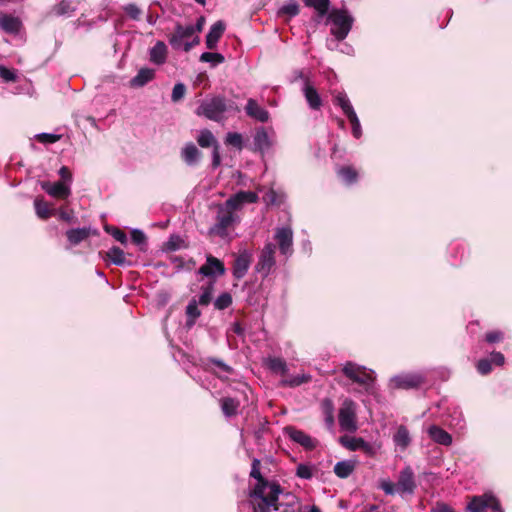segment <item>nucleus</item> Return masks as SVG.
Wrapping results in <instances>:
<instances>
[{
  "label": "nucleus",
  "mask_w": 512,
  "mask_h": 512,
  "mask_svg": "<svg viewBox=\"0 0 512 512\" xmlns=\"http://www.w3.org/2000/svg\"><path fill=\"white\" fill-rule=\"evenodd\" d=\"M260 460L253 459L250 476L257 480V483L250 493L253 512H273L278 511L282 504L278 502L279 495L282 493L281 487L277 482L266 480L260 472Z\"/></svg>",
  "instance_id": "f257e3e1"
},
{
  "label": "nucleus",
  "mask_w": 512,
  "mask_h": 512,
  "mask_svg": "<svg viewBox=\"0 0 512 512\" xmlns=\"http://www.w3.org/2000/svg\"><path fill=\"white\" fill-rule=\"evenodd\" d=\"M379 488L386 495H395L396 493L402 497L404 495H413L416 489V482L412 468L410 466L403 468L399 473L396 484L389 479L380 480Z\"/></svg>",
  "instance_id": "f03ea898"
},
{
  "label": "nucleus",
  "mask_w": 512,
  "mask_h": 512,
  "mask_svg": "<svg viewBox=\"0 0 512 512\" xmlns=\"http://www.w3.org/2000/svg\"><path fill=\"white\" fill-rule=\"evenodd\" d=\"M230 110H237L235 104L227 101L222 96H215L210 99L203 100L196 110L197 115L204 116L209 120L216 122L222 121L224 114Z\"/></svg>",
  "instance_id": "7ed1b4c3"
},
{
  "label": "nucleus",
  "mask_w": 512,
  "mask_h": 512,
  "mask_svg": "<svg viewBox=\"0 0 512 512\" xmlns=\"http://www.w3.org/2000/svg\"><path fill=\"white\" fill-rule=\"evenodd\" d=\"M329 19L331 21V34L337 40H344L349 34L354 19L347 10L339 9L330 13Z\"/></svg>",
  "instance_id": "20e7f679"
},
{
  "label": "nucleus",
  "mask_w": 512,
  "mask_h": 512,
  "mask_svg": "<svg viewBox=\"0 0 512 512\" xmlns=\"http://www.w3.org/2000/svg\"><path fill=\"white\" fill-rule=\"evenodd\" d=\"M339 426L341 430L355 432L357 430L356 404L351 399H345L339 410Z\"/></svg>",
  "instance_id": "39448f33"
},
{
  "label": "nucleus",
  "mask_w": 512,
  "mask_h": 512,
  "mask_svg": "<svg viewBox=\"0 0 512 512\" xmlns=\"http://www.w3.org/2000/svg\"><path fill=\"white\" fill-rule=\"evenodd\" d=\"M344 375L360 385L368 388L373 383L372 371H368L366 367L360 366L353 362H346L342 368Z\"/></svg>",
  "instance_id": "423d86ee"
},
{
  "label": "nucleus",
  "mask_w": 512,
  "mask_h": 512,
  "mask_svg": "<svg viewBox=\"0 0 512 512\" xmlns=\"http://www.w3.org/2000/svg\"><path fill=\"white\" fill-rule=\"evenodd\" d=\"M237 217L234 212L230 211L226 207L222 206L219 208L216 223L210 228V234H214L220 237H226L229 229L236 222Z\"/></svg>",
  "instance_id": "0eeeda50"
},
{
  "label": "nucleus",
  "mask_w": 512,
  "mask_h": 512,
  "mask_svg": "<svg viewBox=\"0 0 512 512\" xmlns=\"http://www.w3.org/2000/svg\"><path fill=\"white\" fill-rule=\"evenodd\" d=\"M490 508L492 512H503L499 501L490 493L474 496L467 505L469 512H485Z\"/></svg>",
  "instance_id": "6e6552de"
},
{
  "label": "nucleus",
  "mask_w": 512,
  "mask_h": 512,
  "mask_svg": "<svg viewBox=\"0 0 512 512\" xmlns=\"http://www.w3.org/2000/svg\"><path fill=\"white\" fill-rule=\"evenodd\" d=\"M275 251V244L267 243L260 253L259 260L255 266V269L263 277H267L276 264Z\"/></svg>",
  "instance_id": "1a4fd4ad"
},
{
  "label": "nucleus",
  "mask_w": 512,
  "mask_h": 512,
  "mask_svg": "<svg viewBox=\"0 0 512 512\" xmlns=\"http://www.w3.org/2000/svg\"><path fill=\"white\" fill-rule=\"evenodd\" d=\"M274 239L276 240L282 255L290 256L293 252V231L290 226L278 227L275 230Z\"/></svg>",
  "instance_id": "9d476101"
},
{
  "label": "nucleus",
  "mask_w": 512,
  "mask_h": 512,
  "mask_svg": "<svg viewBox=\"0 0 512 512\" xmlns=\"http://www.w3.org/2000/svg\"><path fill=\"white\" fill-rule=\"evenodd\" d=\"M284 433L289 437L290 440L302 446L305 450H313L316 448L318 441L304 431L299 430L293 426H287L284 428Z\"/></svg>",
  "instance_id": "9b49d317"
},
{
  "label": "nucleus",
  "mask_w": 512,
  "mask_h": 512,
  "mask_svg": "<svg viewBox=\"0 0 512 512\" xmlns=\"http://www.w3.org/2000/svg\"><path fill=\"white\" fill-rule=\"evenodd\" d=\"M257 201V193L253 191H239L226 200L224 207L234 212L235 210L242 208L246 203H256Z\"/></svg>",
  "instance_id": "f8f14e48"
},
{
  "label": "nucleus",
  "mask_w": 512,
  "mask_h": 512,
  "mask_svg": "<svg viewBox=\"0 0 512 512\" xmlns=\"http://www.w3.org/2000/svg\"><path fill=\"white\" fill-rule=\"evenodd\" d=\"M340 443L350 451H363L367 456H374L375 447L360 437L342 436Z\"/></svg>",
  "instance_id": "ddd939ff"
},
{
  "label": "nucleus",
  "mask_w": 512,
  "mask_h": 512,
  "mask_svg": "<svg viewBox=\"0 0 512 512\" xmlns=\"http://www.w3.org/2000/svg\"><path fill=\"white\" fill-rule=\"evenodd\" d=\"M390 382L394 388L412 389L419 387L424 382V377L415 373L402 374L394 376Z\"/></svg>",
  "instance_id": "4468645a"
},
{
  "label": "nucleus",
  "mask_w": 512,
  "mask_h": 512,
  "mask_svg": "<svg viewBox=\"0 0 512 512\" xmlns=\"http://www.w3.org/2000/svg\"><path fill=\"white\" fill-rule=\"evenodd\" d=\"M198 273L205 277L222 276L225 273V267L218 258L207 255L206 263L199 268Z\"/></svg>",
  "instance_id": "2eb2a0df"
},
{
  "label": "nucleus",
  "mask_w": 512,
  "mask_h": 512,
  "mask_svg": "<svg viewBox=\"0 0 512 512\" xmlns=\"http://www.w3.org/2000/svg\"><path fill=\"white\" fill-rule=\"evenodd\" d=\"M193 34H195V28L192 24L183 26L178 23L175 32L169 37V44L173 49L178 50L182 47L184 39L191 37Z\"/></svg>",
  "instance_id": "dca6fc26"
},
{
  "label": "nucleus",
  "mask_w": 512,
  "mask_h": 512,
  "mask_svg": "<svg viewBox=\"0 0 512 512\" xmlns=\"http://www.w3.org/2000/svg\"><path fill=\"white\" fill-rule=\"evenodd\" d=\"M252 254L248 250H243L235 259L233 264V276L236 279L243 278L250 267Z\"/></svg>",
  "instance_id": "f3484780"
},
{
  "label": "nucleus",
  "mask_w": 512,
  "mask_h": 512,
  "mask_svg": "<svg viewBox=\"0 0 512 512\" xmlns=\"http://www.w3.org/2000/svg\"><path fill=\"white\" fill-rule=\"evenodd\" d=\"M41 187L46 193L55 198L66 199L71 194L70 185L64 182H42Z\"/></svg>",
  "instance_id": "a211bd4d"
},
{
  "label": "nucleus",
  "mask_w": 512,
  "mask_h": 512,
  "mask_svg": "<svg viewBox=\"0 0 512 512\" xmlns=\"http://www.w3.org/2000/svg\"><path fill=\"white\" fill-rule=\"evenodd\" d=\"M245 112L247 116L261 123L267 122L270 116L269 112L265 108L260 106L257 103V101L253 98H249L247 100Z\"/></svg>",
  "instance_id": "6ab92c4d"
},
{
  "label": "nucleus",
  "mask_w": 512,
  "mask_h": 512,
  "mask_svg": "<svg viewBox=\"0 0 512 512\" xmlns=\"http://www.w3.org/2000/svg\"><path fill=\"white\" fill-rule=\"evenodd\" d=\"M22 28V22L18 17L9 14H0V29L5 33L17 35Z\"/></svg>",
  "instance_id": "aec40b11"
},
{
  "label": "nucleus",
  "mask_w": 512,
  "mask_h": 512,
  "mask_svg": "<svg viewBox=\"0 0 512 512\" xmlns=\"http://www.w3.org/2000/svg\"><path fill=\"white\" fill-rule=\"evenodd\" d=\"M253 144L254 150L263 154L270 149L273 142L266 129L260 127L255 132Z\"/></svg>",
  "instance_id": "412c9836"
},
{
  "label": "nucleus",
  "mask_w": 512,
  "mask_h": 512,
  "mask_svg": "<svg viewBox=\"0 0 512 512\" xmlns=\"http://www.w3.org/2000/svg\"><path fill=\"white\" fill-rule=\"evenodd\" d=\"M225 23L223 21L215 22L209 29L206 35V46L208 49L213 50L217 47L218 41L225 31Z\"/></svg>",
  "instance_id": "4be33fe9"
},
{
  "label": "nucleus",
  "mask_w": 512,
  "mask_h": 512,
  "mask_svg": "<svg viewBox=\"0 0 512 512\" xmlns=\"http://www.w3.org/2000/svg\"><path fill=\"white\" fill-rule=\"evenodd\" d=\"M427 433L436 444L443 446H450L452 444V436L438 425H430L427 428Z\"/></svg>",
  "instance_id": "5701e85b"
},
{
  "label": "nucleus",
  "mask_w": 512,
  "mask_h": 512,
  "mask_svg": "<svg viewBox=\"0 0 512 512\" xmlns=\"http://www.w3.org/2000/svg\"><path fill=\"white\" fill-rule=\"evenodd\" d=\"M168 48L163 41H157L149 49V60L155 65H163L167 60Z\"/></svg>",
  "instance_id": "b1692460"
},
{
  "label": "nucleus",
  "mask_w": 512,
  "mask_h": 512,
  "mask_svg": "<svg viewBox=\"0 0 512 512\" xmlns=\"http://www.w3.org/2000/svg\"><path fill=\"white\" fill-rule=\"evenodd\" d=\"M155 78V70L152 68H141L138 73L130 80V86L140 88Z\"/></svg>",
  "instance_id": "393cba45"
},
{
  "label": "nucleus",
  "mask_w": 512,
  "mask_h": 512,
  "mask_svg": "<svg viewBox=\"0 0 512 512\" xmlns=\"http://www.w3.org/2000/svg\"><path fill=\"white\" fill-rule=\"evenodd\" d=\"M304 96L308 102V105L313 110L320 109L322 101L317 90L311 86L308 81L305 82L303 87Z\"/></svg>",
  "instance_id": "a878e982"
},
{
  "label": "nucleus",
  "mask_w": 512,
  "mask_h": 512,
  "mask_svg": "<svg viewBox=\"0 0 512 512\" xmlns=\"http://www.w3.org/2000/svg\"><path fill=\"white\" fill-rule=\"evenodd\" d=\"M106 259H108L111 263L117 266L131 265V261L126 259L124 251L117 246L111 247L106 252Z\"/></svg>",
  "instance_id": "bb28decb"
},
{
  "label": "nucleus",
  "mask_w": 512,
  "mask_h": 512,
  "mask_svg": "<svg viewBox=\"0 0 512 512\" xmlns=\"http://www.w3.org/2000/svg\"><path fill=\"white\" fill-rule=\"evenodd\" d=\"M265 365L269 370L275 374L284 376L288 372V367L282 358L279 357H268L265 359Z\"/></svg>",
  "instance_id": "cd10ccee"
},
{
  "label": "nucleus",
  "mask_w": 512,
  "mask_h": 512,
  "mask_svg": "<svg viewBox=\"0 0 512 512\" xmlns=\"http://www.w3.org/2000/svg\"><path fill=\"white\" fill-rule=\"evenodd\" d=\"M333 102L335 105L339 106L343 113L348 117L353 113H356L347 94L345 92H338L334 95Z\"/></svg>",
  "instance_id": "c85d7f7f"
},
{
  "label": "nucleus",
  "mask_w": 512,
  "mask_h": 512,
  "mask_svg": "<svg viewBox=\"0 0 512 512\" xmlns=\"http://www.w3.org/2000/svg\"><path fill=\"white\" fill-rule=\"evenodd\" d=\"M198 302L196 299H192L189 301L187 307H186V326L187 328H191L194 326L196 320L200 317L201 311L198 308Z\"/></svg>",
  "instance_id": "c756f323"
},
{
  "label": "nucleus",
  "mask_w": 512,
  "mask_h": 512,
  "mask_svg": "<svg viewBox=\"0 0 512 512\" xmlns=\"http://www.w3.org/2000/svg\"><path fill=\"white\" fill-rule=\"evenodd\" d=\"M182 158L188 165H195L200 158V151L193 143H189L182 150Z\"/></svg>",
  "instance_id": "7c9ffc66"
},
{
  "label": "nucleus",
  "mask_w": 512,
  "mask_h": 512,
  "mask_svg": "<svg viewBox=\"0 0 512 512\" xmlns=\"http://www.w3.org/2000/svg\"><path fill=\"white\" fill-rule=\"evenodd\" d=\"M393 441L395 445L400 447L402 450L406 449L411 442L408 429L403 425L399 426L393 436Z\"/></svg>",
  "instance_id": "2f4dec72"
},
{
  "label": "nucleus",
  "mask_w": 512,
  "mask_h": 512,
  "mask_svg": "<svg viewBox=\"0 0 512 512\" xmlns=\"http://www.w3.org/2000/svg\"><path fill=\"white\" fill-rule=\"evenodd\" d=\"M355 466V462L352 460L339 461L334 466V473L339 478H347L352 474Z\"/></svg>",
  "instance_id": "473e14b6"
},
{
  "label": "nucleus",
  "mask_w": 512,
  "mask_h": 512,
  "mask_svg": "<svg viewBox=\"0 0 512 512\" xmlns=\"http://www.w3.org/2000/svg\"><path fill=\"white\" fill-rule=\"evenodd\" d=\"M68 241L72 245H77L80 242L84 241L89 236V229L87 228H77L70 229L66 232Z\"/></svg>",
  "instance_id": "72a5a7b5"
},
{
  "label": "nucleus",
  "mask_w": 512,
  "mask_h": 512,
  "mask_svg": "<svg viewBox=\"0 0 512 512\" xmlns=\"http://www.w3.org/2000/svg\"><path fill=\"white\" fill-rule=\"evenodd\" d=\"M239 405V401L231 397H226L221 400V409L226 417L235 415Z\"/></svg>",
  "instance_id": "f704fd0d"
},
{
  "label": "nucleus",
  "mask_w": 512,
  "mask_h": 512,
  "mask_svg": "<svg viewBox=\"0 0 512 512\" xmlns=\"http://www.w3.org/2000/svg\"><path fill=\"white\" fill-rule=\"evenodd\" d=\"M311 380L309 374H299L296 376L284 378L280 381V385L283 387H297Z\"/></svg>",
  "instance_id": "c9c22d12"
},
{
  "label": "nucleus",
  "mask_w": 512,
  "mask_h": 512,
  "mask_svg": "<svg viewBox=\"0 0 512 512\" xmlns=\"http://www.w3.org/2000/svg\"><path fill=\"white\" fill-rule=\"evenodd\" d=\"M306 6L313 7L320 17L327 14L330 0H303Z\"/></svg>",
  "instance_id": "e433bc0d"
},
{
  "label": "nucleus",
  "mask_w": 512,
  "mask_h": 512,
  "mask_svg": "<svg viewBox=\"0 0 512 512\" xmlns=\"http://www.w3.org/2000/svg\"><path fill=\"white\" fill-rule=\"evenodd\" d=\"M36 214L41 219H48L52 215V210L50 209L47 202L42 199H35L34 201Z\"/></svg>",
  "instance_id": "4c0bfd02"
},
{
  "label": "nucleus",
  "mask_w": 512,
  "mask_h": 512,
  "mask_svg": "<svg viewBox=\"0 0 512 512\" xmlns=\"http://www.w3.org/2000/svg\"><path fill=\"white\" fill-rule=\"evenodd\" d=\"M200 61L210 63L212 66H217L225 61V57L217 52H204L200 56Z\"/></svg>",
  "instance_id": "58836bf2"
},
{
  "label": "nucleus",
  "mask_w": 512,
  "mask_h": 512,
  "mask_svg": "<svg viewBox=\"0 0 512 512\" xmlns=\"http://www.w3.org/2000/svg\"><path fill=\"white\" fill-rule=\"evenodd\" d=\"M213 289V283H209L208 285L201 287V294L199 296V299L197 300L199 305L207 306L210 304L212 300Z\"/></svg>",
  "instance_id": "ea45409f"
},
{
  "label": "nucleus",
  "mask_w": 512,
  "mask_h": 512,
  "mask_svg": "<svg viewBox=\"0 0 512 512\" xmlns=\"http://www.w3.org/2000/svg\"><path fill=\"white\" fill-rule=\"evenodd\" d=\"M314 471L315 468L313 465L301 463L296 467V476L301 479L309 480L313 477Z\"/></svg>",
  "instance_id": "a19ab883"
},
{
  "label": "nucleus",
  "mask_w": 512,
  "mask_h": 512,
  "mask_svg": "<svg viewBox=\"0 0 512 512\" xmlns=\"http://www.w3.org/2000/svg\"><path fill=\"white\" fill-rule=\"evenodd\" d=\"M338 175L342 178V180L347 184H352L357 179V173L352 167H341L338 170Z\"/></svg>",
  "instance_id": "79ce46f5"
},
{
  "label": "nucleus",
  "mask_w": 512,
  "mask_h": 512,
  "mask_svg": "<svg viewBox=\"0 0 512 512\" xmlns=\"http://www.w3.org/2000/svg\"><path fill=\"white\" fill-rule=\"evenodd\" d=\"M232 304V296L228 292H223L214 301V306L218 310H224Z\"/></svg>",
  "instance_id": "37998d69"
},
{
  "label": "nucleus",
  "mask_w": 512,
  "mask_h": 512,
  "mask_svg": "<svg viewBox=\"0 0 512 512\" xmlns=\"http://www.w3.org/2000/svg\"><path fill=\"white\" fill-rule=\"evenodd\" d=\"M197 142L201 147H210L216 143V140L211 131L202 130L197 138Z\"/></svg>",
  "instance_id": "c03bdc74"
},
{
  "label": "nucleus",
  "mask_w": 512,
  "mask_h": 512,
  "mask_svg": "<svg viewBox=\"0 0 512 512\" xmlns=\"http://www.w3.org/2000/svg\"><path fill=\"white\" fill-rule=\"evenodd\" d=\"M299 13V5L296 1H290L289 3L283 5L278 14L279 15H287L289 17H294Z\"/></svg>",
  "instance_id": "a18cd8bd"
},
{
  "label": "nucleus",
  "mask_w": 512,
  "mask_h": 512,
  "mask_svg": "<svg viewBox=\"0 0 512 512\" xmlns=\"http://www.w3.org/2000/svg\"><path fill=\"white\" fill-rule=\"evenodd\" d=\"M226 144L231 145L238 150L243 148V137L240 133L237 132H229L226 135L225 139Z\"/></svg>",
  "instance_id": "49530a36"
},
{
  "label": "nucleus",
  "mask_w": 512,
  "mask_h": 512,
  "mask_svg": "<svg viewBox=\"0 0 512 512\" xmlns=\"http://www.w3.org/2000/svg\"><path fill=\"white\" fill-rule=\"evenodd\" d=\"M347 118L351 123L353 136L356 139H359L362 135V128L357 114L353 113L352 115H349Z\"/></svg>",
  "instance_id": "de8ad7c7"
},
{
  "label": "nucleus",
  "mask_w": 512,
  "mask_h": 512,
  "mask_svg": "<svg viewBox=\"0 0 512 512\" xmlns=\"http://www.w3.org/2000/svg\"><path fill=\"white\" fill-rule=\"evenodd\" d=\"M0 77L5 82H14L17 79L16 71L0 65Z\"/></svg>",
  "instance_id": "09e8293b"
},
{
  "label": "nucleus",
  "mask_w": 512,
  "mask_h": 512,
  "mask_svg": "<svg viewBox=\"0 0 512 512\" xmlns=\"http://www.w3.org/2000/svg\"><path fill=\"white\" fill-rule=\"evenodd\" d=\"M185 92H186V87L183 83L175 84L173 87V90H172L171 100L173 102L180 101L184 97Z\"/></svg>",
  "instance_id": "8fccbe9b"
},
{
  "label": "nucleus",
  "mask_w": 512,
  "mask_h": 512,
  "mask_svg": "<svg viewBox=\"0 0 512 512\" xmlns=\"http://www.w3.org/2000/svg\"><path fill=\"white\" fill-rule=\"evenodd\" d=\"M35 137L39 142L44 144H52L60 139V135L52 133H40L37 134Z\"/></svg>",
  "instance_id": "3c124183"
},
{
  "label": "nucleus",
  "mask_w": 512,
  "mask_h": 512,
  "mask_svg": "<svg viewBox=\"0 0 512 512\" xmlns=\"http://www.w3.org/2000/svg\"><path fill=\"white\" fill-rule=\"evenodd\" d=\"M125 13L133 20H138L141 15V10L133 3L127 4L123 7Z\"/></svg>",
  "instance_id": "603ef678"
},
{
  "label": "nucleus",
  "mask_w": 512,
  "mask_h": 512,
  "mask_svg": "<svg viewBox=\"0 0 512 512\" xmlns=\"http://www.w3.org/2000/svg\"><path fill=\"white\" fill-rule=\"evenodd\" d=\"M321 409L325 416L334 415V404L333 401L329 398H325L321 402Z\"/></svg>",
  "instance_id": "864d4df0"
},
{
  "label": "nucleus",
  "mask_w": 512,
  "mask_h": 512,
  "mask_svg": "<svg viewBox=\"0 0 512 512\" xmlns=\"http://www.w3.org/2000/svg\"><path fill=\"white\" fill-rule=\"evenodd\" d=\"M73 10L74 8L70 6V3L68 1L60 2L55 8V12L57 15H66L72 12Z\"/></svg>",
  "instance_id": "5fc2aeb1"
},
{
  "label": "nucleus",
  "mask_w": 512,
  "mask_h": 512,
  "mask_svg": "<svg viewBox=\"0 0 512 512\" xmlns=\"http://www.w3.org/2000/svg\"><path fill=\"white\" fill-rule=\"evenodd\" d=\"M491 361L489 359H481L477 363V370L480 374L486 375L491 371Z\"/></svg>",
  "instance_id": "6e6d98bb"
},
{
  "label": "nucleus",
  "mask_w": 512,
  "mask_h": 512,
  "mask_svg": "<svg viewBox=\"0 0 512 512\" xmlns=\"http://www.w3.org/2000/svg\"><path fill=\"white\" fill-rule=\"evenodd\" d=\"M207 362L215 365L217 368H219L221 371L225 373L230 374L232 372V368L220 359L209 358L207 359Z\"/></svg>",
  "instance_id": "4d7b16f0"
},
{
  "label": "nucleus",
  "mask_w": 512,
  "mask_h": 512,
  "mask_svg": "<svg viewBox=\"0 0 512 512\" xmlns=\"http://www.w3.org/2000/svg\"><path fill=\"white\" fill-rule=\"evenodd\" d=\"M132 241L137 245H143L146 242L145 234L138 229H135L131 232Z\"/></svg>",
  "instance_id": "13d9d810"
},
{
  "label": "nucleus",
  "mask_w": 512,
  "mask_h": 512,
  "mask_svg": "<svg viewBox=\"0 0 512 512\" xmlns=\"http://www.w3.org/2000/svg\"><path fill=\"white\" fill-rule=\"evenodd\" d=\"M485 339L488 343H496L503 339V333L500 331H491L486 334Z\"/></svg>",
  "instance_id": "bf43d9fd"
},
{
  "label": "nucleus",
  "mask_w": 512,
  "mask_h": 512,
  "mask_svg": "<svg viewBox=\"0 0 512 512\" xmlns=\"http://www.w3.org/2000/svg\"><path fill=\"white\" fill-rule=\"evenodd\" d=\"M491 361V364H495L497 366H501L504 364L505 362V357L502 353L500 352H493L491 354V357L489 359Z\"/></svg>",
  "instance_id": "052dcab7"
},
{
  "label": "nucleus",
  "mask_w": 512,
  "mask_h": 512,
  "mask_svg": "<svg viewBox=\"0 0 512 512\" xmlns=\"http://www.w3.org/2000/svg\"><path fill=\"white\" fill-rule=\"evenodd\" d=\"M281 512H289L288 506L285 507ZM292 512H321V510L315 506H300L297 510H293Z\"/></svg>",
  "instance_id": "680f3d73"
},
{
  "label": "nucleus",
  "mask_w": 512,
  "mask_h": 512,
  "mask_svg": "<svg viewBox=\"0 0 512 512\" xmlns=\"http://www.w3.org/2000/svg\"><path fill=\"white\" fill-rule=\"evenodd\" d=\"M59 175L64 183L68 182L67 184H70V182L72 181V174H71L70 170L68 169V167H66V166H62L60 168Z\"/></svg>",
  "instance_id": "e2e57ef3"
},
{
  "label": "nucleus",
  "mask_w": 512,
  "mask_h": 512,
  "mask_svg": "<svg viewBox=\"0 0 512 512\" xmlns=\"http://www.w3.org/2000/svg\"><path fill=\"white\" fill-rule=\"evenodd\" d=\"M112 236L114 237V239L116 241L120 242L121 244H126L127 243V236L120 229H115L114 232L112 233Z\"/></svg>",
  "instance_id": "0e129e2a"
},
{
  "label": "nucleus",
  "mask_w": 512,
  "mask_h": 512,
  "mask_svg": "<svg viewBox=\"0 0 512 512\" xmlns=\"http://www.w3.org/2000/svg\"><path fill=\"white\" fill-rule=\"evenodd\" d=\"M432 512H455L450 506L445 503H437L432 509Z\"/></svg>",
  "instance_id": "69168bd1"
},
{
  "label": "nucleus",
  "mask_w": 512,
  "mask_h": 512,
  "mask_svg": "<svg viewBox=\"0 0 512 512\" xmlns=\"http://www.w3.org/2000/svg\"><path fill=\"white\" fill-rule=\"evenodd\" d=\"M220 154H219V151H218V147L215 146L214 150H213V155H212V165L213 167H218L220 165Z\"/></svg>",
  "instance_id": "338daca9"
},
{
  "label": "nucleus",
  "mask_w": 512,
  "mask_h": 512,
  "mask_svg": "<svg viewBox=\"0 0 512 512\" xmlns=\"http://www.w3.org/2000/svg\"><path fill=\"white\" fill-rule=\"evenodd\" d=\"M340 41L341 40H337L335 37L334 39H328L326 45H327L328 49L334 50V49H337Z\"/></svg>",
  "instance_id": "774afa93"
}]
</instances>
